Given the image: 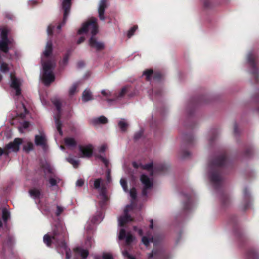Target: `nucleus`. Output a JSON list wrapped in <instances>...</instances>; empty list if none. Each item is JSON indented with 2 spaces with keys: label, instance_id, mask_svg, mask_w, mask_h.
Listing matches in <instances>:
<instances>
[{
  "label": "nucleus",
  "instance_id": "1",
  "mask_svg": "<svg viewBox=\"0 0 259 259\" xmlns=\"http://www.w3.org/2000/svg\"><path fill=\"white\" fill-rule=\"evenodd\" d=\"M65 233V230L62 226H56L51 234H47L44 236V242L48 246L54 244L59 248L61 253H63L64 251L65 252L66 259H70V250L67 248L64 240Z\"/></svg>",
  "mask_w": 259,
  "mask_h": 259
},
{
  "label": "nucleus",
  "instance_id": "2",
  "mask_svg": "<svg viewBox=\"0 0 259 259\" xmlns=\"http://www.w3.org/2000/svg\"><path fill=\"white\" fill-rule=\"evenodd\" d=\"M52 50V42L51 40H49L47 42L45 51L41 55L43 72L41 78L46 85H49L55 80L53 70L55 66V63L53 60H48Z\"/></svg>",
  "mask_w": 259,
  "mask_h": 259
},
{
  "label": "nucleus",
  "instance_id": "3",
  "mask_svg": "<svg viewBox=\"0 0 259 259\" xmlns=\"http://www.w3.org/2000/svg\"><path fill=\"white\" fill-rule=\"evenodd\" d=\"M225 160V157L222 156L208 166L209 176L210 180L214 184H217L221 180V177L218 172V168L224 164Z\"/></svg>",
  "mask_w": 259,
  "mask_h": 259
},
{
  "label": "nucleus",
  "instance_id": "4",
  "mask_svg": "<svg viewBox=\"0 0 259 259\" xmlns=\"http://www.w3.org/2000/svg\"><path fill=\"white\" fill-rule=\"evenodd\" d=\"M10 30L7 27L0 28V50L4 53H8L13 40L9 37Z\"/></svg>",
  "mask_w": 259,
  "mask_h": 259
},
{
  "label": "nucleus",
  "instance_id": "5",
  "mask_svg": "<svg viewBox=\"0 0 259 259\" xmlns=\"http://www.w3.org/2000/svg\"><path fill=\"white\" fill-rule=\"evenodd\" d=\"M98 32L97 19L92 17L82 25L81 28L78 30V34L89 33L94 36Z\"/></svg>",
  "mask_w": 259,
  "mask_h": 259
},
{
  "label": "nucleus",
  "instance_id": "6",
  "mask_svg": "<svg viewBox=\"0 0 259 259\" xmlns=\"http://www.w3.org/2000/svg\"><path fill=\"white\" fill-rule=\"evenodd\" d=\"M45 177L49 179V182L51 186L57 185L60 181V179L57 176L54 175L53 169L47 163L43 166Z\"/></svg>",
  "mask_w": 259,
  "mask_h": 259
},
{
  "label": "nucleus",
  "instance_id": "7",
  "mask_svg": "<svg viewBox=\"0 0 259 259\" xmlns=\"http://www.w3.org/2000/svg\"><path fill=\"white\" fill-rule=\"evenodd\" d=\"M22 144V139L16 138L14 142L8 144L4 149L0 148V156L3 154L8 155L11 152H17L19 146Z\"/></svg>",
  "mask_w": 259,
  "mask_h": 259
},
{
  "label": "nucleus",
  "instance_id": "8",
  "mask_svg": "<svg viewBox=\"0 0 259 259\" xmlns=\"http://www.w3.org/2000/svg\"><path fill=\"white\" fill-rule=\"evenodd\" d=\"M141 181L143 186L142 194L146 196L148 191L150 190L153 185V181L152 178H149L145 174H142L141 176Z\"/></svg>",
  "mask_w": 259,
  "mask_h": 259
},
{
  "label": "nucleus",
  "instance_id": "9",
  "mask_svg": "<svg viewBox=\"0 0 259 259\" xmlns=\"http://www.w3.org/2000/svg\"><path fill=\"white\" fill-rule=\"evenodd\" d=\"M53 104L55 106L57 110V113L54 116L56 127L60 135H62L61 130V123L59 120L61 113V103L59 100L54 99L52 101Z\"/></svg>",
  "mask_w": 259,
  "mask_h": 259
},
{
  "label": "nucleus",
  "instance_id": "10",
  "mask_svg": "<svg viewBox=\"0 0 259 259\" xmlns=\"http://www.w3.org/2000/svg\"><path fill=\"white\" fill-rule=\"evenodd\" d=\"M133 209L132 204L127 205L124 209V214L123 215L119 217L118 219V225L123 226L125 224L131 222L133 219L128 215V212Z\"/></svg>",
  "mask_w": 259,
  "mask_h": 259
},
{
  "label": "nucleus",
  "instance_id": "11",
  "mask_svg": "<svg viewBox=\"0 0 259 259\" xmlns=\"http://www.w3.org/2000/svg\"><path fill=\"white\" fill-rule=\"evenodd\" d=\"M132 164L133 166L136 168L141 167L143 169L147 170L151 176H152L154 173L156 172L157 170H163V168L162 167L154 168L152 163H149L148 164L142 165L140 164L137 163L136 162H133Z\"/></svg>",
  "mask_w": 259,
  "mask_h": 259
},
{
  "label": "nucleus",
  "instance_id": "12",
  "mask_svg": "<svg viewBox=\"0 0 259 259\" xmlns=\"http://www.w3.org/2000/svg\"><path fill=\"white\" fill-rule=\"evenodd\" d=\"M62 8L64 10L63 20L62 24L57 26V29H60L62 25H64L66 22L68 16L70 12V9L71 7V0H64L62 3Z\"/></svg>",
  "mask_w": 259,
  "mask_h": 259
},
{
  "label": "nucleus",
  "instance_id": "13",
  "mask_svg": "<svg viewBox=\"0 0 259 259\" xmlns=\"http://www.w3.org/2000/svg\"><path fill=\"white\" fill-rule=\"evenodd\" d=\"M79 157L82 158H89L93 154V147L92 145H89L84 146H80Z\"/></svg>",
  "mask_w": 259,
  "mask_h": 259
},
{
  "label": "nucleus",
  "instance_id": "14",
  "mask_svg": "<svg viewBox=\"0 0 259 259\" xmlns=\"http://www.w3.org/2000/svg\"><path fill=\"white\" fill-rule=\"evenodd\" d=\"M11 83L10 86L14 89L16 92V95L19 96L21 94V89L20 88L21 82L19 79L16 78L15 76L11 73L10 74Z\"/></svg>",
  "mask_w": 259,
  "mask_h": 259
},
{
  "label": "nucleus",
  "instance_id": "15",
  "mask_svg": "<svg viewBox=\"0 0 259 259\" xmlns=\"http://www.w3.org/2000/svg\"><path fill=\"white\" fill-rule=\"evenodd\" d=\"M118 239L119 240H122L125 239L126 244L127 245H129L134 241L135 238L131 234V233L128 232L127 233H126L124 229H121L119 232Z\"/></svg>",
  "mask_w": 259,
  "mask_h": 259
},
{
  "label": "nucleus",
  "instance_id": "16",
  "mask_svg": "<svg viewBox=\"0 0 259 259\" xmlns=\"http://www.w3.org/2000/svg\"><path fill=\"white\" fill-rule=\"evenodd\" d=\"M16 112V116H19L22 118H24L28 113L26 108L23 103H20L17 105V109ZM15 117V116L12 117V118H14Z\"/></svg>",
  "mask_w": 259,
  "mask_h": 259
},
{
  "label": "nucleus",
  "instance_id": "17",
  "mask_svg": "<svg viewBox=\"0 0 259 259\" xmlns=\"http://www.w3.org/2000/svg\"><path fill=\"white\" fill-rule=\"evenodd\" d=\"M107 7V0H101L98 7L99 17L101 20H105V10Z\"/></svg>",
  "mask_w": 259,
  "mask_h": 259
},
{
  "label": "nucleus",
  "instance_id": "18",
  "mask_svg": "<svg viewBox=\"0 0 259 259\" xmlns=\"http://www.w3.org/2000/svg\"><path fill=\"white\" fill-rule=\"evenodd\" d=\"M90 46L98 50H101L104 48V45L103 42L98 41L95 36H92L89 40Z\"/></svg>",
  "mask_w": 259,
  "mask_h": 259
},
{
  "label": "nucleus",
  "instance_id": "19",
  "mask_svg": "<svg viewBox=\"0 0 259 259\" xmlns=\"http://www.w3.org/2000/svg\"><path fill=\"white\" fill-rule=\"evenodd\" d=\"M46 137L43 132L40 133L39 135H36L35 137V143L37 146H44L46 143Z\"/></svg>",
  "mask_w": 259,
  "mask_h": 259
},
{
  "label": "nucleus",
  "instance_id": "20",
  "mask_svg": "<svg viewBox=\"0 0 259 259\" xmlns=\"http://www.w3.org/2000/svg\"><path fill=\"white\" fill-rule=\"evenodd\" d=\"M254 60V55L252 53H249L247 56V61L250 66L252 68V70L251 71L252 74H255L257 72V69L255 68Z\"/></svg>",
  "mask_w": 259,
  "mask_h": 259
},
{
  "label": "nucleus",
  "instance_id": "21",
  "mask_svg": "<svg viewBox=\"0 0 259 259\" xmlns=\"http://www.w3.org/2000/svg\"><path fill=\"white\" fill-rule=\"evenodd\" d=\"M142 242L145 246L148 247L150 243L154 242V239L153 236L148 233L142 237Z\"/></svg>",
  "mask_w": 259,
  "mask_h": 259
},
{
  "label": "nucleus",
  "instance_id": "22",
  "mask_svg": "<svg viewBox=\"0 0 259 259\" xmlns=\"http://www.w3.org/2000/svg\"><path fill=\"white\" fill-rule=\"evenodd\" d=\"M74 251L75 252V255H80L83 258H86L89 254V252L87 250L82 249L79 247L74 248Z\"/></svg>",
  "mask_w": 259,
  "mask_h": 259
},
{
  "label": "nucleus",
  "instance_id": "23",
  "mask_svg": "<svg viewBox=\"0 0 259 259\" xmlns=\"http://www.w3.org/2000/svg\"><path fill=\"white\" fill-rule=\"evenodd\" d=\"M82 99L84 102L93 100L92 93L89 90L86 89L83 91L82 95Z\"/></svg>",
  "mask_w": 259,
  "mask_h": 259
},
{
  "label": "nucleus",
  "instance_id": "24",
  "mask_svg": "<svg viewBox=\"0 0 259 259\" xmlns=\"http://www.w3.org/2000/svg\"><path fill=\"white\" fill-rule=\"evenodd\" d=\"M65 145L69 148L75 147L76 145V142L73 138L67 137L64 139Z\"/></svg>",
  "mask_w": 259,
  "mask_h": 259
},
{
  "label": "nucleus",
  "instance_id": "25",
  "mask_svg": "<svg viewBox=\"0 0 259 259\" xmlns=\"http://www.w3.org/2000/svg\"><path fill=\"white\" fill-rule=\"evenodd\" d=\"M101 93L104 97L107 98L106 100L109 103L116 100L115 98L112 99H109V97L112 96V93L109 91L103 90L102 91Z\"/></svg>",
  "mask_w": 259,
  "mask_h": 259
},
{
  "label": "nucleus",
  "instance_id": "26",
  "mask_svg": "<svg viewBox=\"0 0 259 259\" xmlns=\"http://www.w3.org/2000/svg\"><path fill=\"white\" fill-rule=\"evenodd\" d=\"M29 193L33 199L39 198L41 194L40 190L35 188L30 190Z\"/></svg>",
  "mask_w": 259,
  "mask_h": 259
},
{
  "label": "nucleus",
  "instance_id": "27",
  "mask_svg": "<svg viewBox=\"0 0 259 259\" xmlns=\"http://www.w3.org/2000/svg\"><path fill=\"white\" fill-rule=\"evenodd\" d=\"M118 126L122 131L124 132L128 126V123L125 119H121L118 122Z\"/></svg>",
  "mask_w": 259,
  "mask_h": 259
},
{
  "label": "nucleus",
  "instance_id": "28",
  "mask_svg": "<svg viewBox=\"0 0 259 259\" xmlns=\"http://www.w3.org/2000/svg\"><path fill=\"white\" fill-rule=\"evenodd\" d=\"M79 85V83H75L70 88L68 93L70 96L74 95L77 92V88Z\"/></svg>",
  "mask_w": 259,
  "mask_h": 259
},
{
  "label": "nucleus",
  "instance_id": "29",
  "mask_svg": "<svg viewBox=\"0 0 259 259\" xmlns=\"http://www.w3.org/2000/svg\"><path fill=\"white\" fill-rule=\"evenodd\" d=\"M10 217V213L7 209L2 210V218L5 223H6Z\"/></svg>",
  "mask_w": 259,
  "mask_h": 259
},
{
  "label": "nucleus",
  "instance_id": "30",
  "mask_svg": "<svg viewBox=\"0 0 259 259\" xmlns=\"http://www.w3.org/2000/svg\"><path fill=\"white\" fill-rule=\"evenodd\" d=\"M107 118L104 116H101L93 120L94 123H105L107 122Z\"/></svg>",
  "mask_w": 259,
  "mask_h": 259
},
{
  "label": "nucleus",
  "instance_id": "31",
  "mask_svg": "<svg viewBox=\"0 0 259 259\" xmlns=\"http://www.w3.org/2000/svg\"><path fill=\"white\" fill-rule=\"evenodd\" d=\"M128 89H129V87L128 86L123 87L121 89V90L120 92V93H119L118 95L116 96V97H115L116 100L123 97L124 96V95L128 92Z\"/></svg>",
  "mask_w": 259,
  "mask_h": 259
},
{
  "label": "nucleus",
  "instance_id": "32",
  "mask_svg": "<svg viewBox=\"0 0 259 259\" xmlns=\"http://www.w3.org/2000/svg\"><path fill=\"white\" fill-rule=\"evenodd\" d=\"M67 161L71 163L73 166L75 168H76L78 167L79 165V161L74 159L73 158H72L71 156L68 157L66 158Z\"/></svg>",
  "mask_w": 259,
  "mask_h": 259
},
{
  "label": "nucleus",
  "instance_id": "33",
  "mask_svg": "<svg viewBox=\"0 0 259 259\" xmlns=\"http://www.w3.org/2000/svg\"><path fill=\"white\" fill-rule=\"evenodd\" d=\"M102 219H103L102 214L101 213H100L98 216L94 217L92 219V220L91 221V223H92V224H94L95 223L100 222Z\"/></svg>",
  "mask_w": 259,
  "mask_h": 259
},
{
  "label": "nucleus",
  "instance_id": "34",
  "mask_svg": "<svg viewBox=\"0 0 259 259\" xmlns=\"http://www.w3.org/2000/svg\"><path fill=\"white\" fill-rule=\"evenodd\" d=\"M29 123L27 121H24L21 124V126L18 127L19 131L21 133H24V129L28 127Z\"/></svg>",
  "mask_w": 259,
  "mask_h": 259
},
{
  "label": "nucleus",
  "instance_id": "35",
  "mask_svg": "<svg viewBox=\"0 0 259 259\" xmlns=\"http://www.w3.org/2000/svg\"><path fill=\"white\" fill-rule=\"evenodd\" d=\"M152 74L153 70L151 69L145 70L143 72V75L146 76V78L147 80H150L151 79V77Z\"/></svg>",
  "mask_w": 259,
  "mask_h": 259
},
{
  "label": "nucleus",
  "instance_id": "36",
  "mask_svg": "<svg viewBox=\"0 0 259 259\" xmlns=\"http://www.w3.org/2000/svg\"><path fill=\"white\" fill-rule=\"evenodd\" d=\"M159 254L158 251L156 250H153L152 252L149 253L148 255V259H156Z\"/></svg>",
  "mask_w": 259,
  "mask_h": 259
},
{
  "label": "nucleus",
  "instance_id": "37",
  "mask_svg": "<svg viewBox=\"0 0 259 259\" xmlns=\"http://www.w3.org/2000/svg\"><path fill=\"white\" fill-rule=\"evenodd\" d=\"M138 29V26L136 25L131 28L127 32V36L128 38H130L132 36H133L136 31V30Z\"/></svg>",
  "mask_w": 259,
  "mask_h": 259
},
{
  "label": "nucleus",
  "instance_id": "38",
  "mask_svg": "<svg viewBox=\"0 0 259 259\" xmlns=\"http://www.w3.org/2000/svg\"><path fill=\"white\" fill-rule=\"evenodd\" d=\"M33 145L31 142H28L24 146V149L26 151L29 152L33 149Z\"/></svg>",
  "mask_w": 259,
  "mask_h": 259
},
{
  "label": "nucleus",
  "instance_id": "39",
  "mask_svg": "<svg viewBox=\"0 0 259 259\" xmlns=\"http://www.w3.org/2000/svg\"><path fill=\"white\" fill-rule=\"evenodd\" d=\"M120 185H121L123 190L125 192H127V186H126V181L124 179L122 178V179H120Z\"/></svg>",
  "mask_w": 259,
  "mask_h": 259
},
{
  "label": "nucleus",
  "instance_id": "40",
  "mask_svg": "<svg viewBox=\"0 0 259 259\" xmlns=\"http://www.w3.org/2000/svg\"><path fill=\"white\" fill-rule=\"evenodd\" d=\"M102 182L101 179H96L94 182V187L96 189H100L101 183Z\"/></svg>",
  "mask_w": 259,
  "mask_h": 259
},
{
  "label": "nucleus",
  "instance_id": "41",
  "mask_svg": "<svg viewBox=\"0 0 259 259\" xmlns=\"http://www.w3.org/2000/svg\"><path fill=\"white\" fill-rule=\"evenodd\" d=\"M122 254L125 259H135L133 256L130 255L126 250L122 251Z\"/></svg>",
  "mask_w": 259,
  "mask_h": 259
},
{
  "label": "nucleus",
  "instance_id": "42",
  "mask_svg": "<svg viewBox=\"0 0 259 259\" xmlns=\"http://www.w3.org/2000/svg\"><path fill=\"white\" fill-rule=\"evenodd\" d=\"M130 195L133 199H135L136 197V191L135 188H133L130 190Z\"/></svg>",
  "mask_w": 259,
  "mask_h": 259
},
{
  "label": "nucleus",
  "instance_id": "43",
  "mask_svg": "<svg viewBox=\"0 0 259 259\" xmlns=\"http://www.w3.org/2000/svg\"><path fill=\"white\" fill-rule=\"evenodd\" d=\"M68 55H65L63 60H62V61L60 62V64L61 65H65L67 64V62H68Z\"/></svg>",
  "mask_w": 259,
  "mask_h": 259
},
{
  "label": "nucleus",
  "instance_id": "44",
  "mask_svg": "<svg viewBox=\"0 0 259 259\" xmlns=\"http://www.w3.org/2000/svg\"><path fill=\"white\" fill-rule=\"evenodd\" d=\"M64 210V208L61 207V206H57V211H56V214L57 216L59 215L61 212L63 211Z\"/></svg>",
  "mask_w": 259,
  "mask_h": 259
},
{
  "label": "nucleus",
  "instance_id": "45",
  "mask_svg": "<svg viewBox=\"0 0 259 259\" xmlns=\"http://www.w3.org/2000/svg\"><path fill=\"white\" fill-rule=\"evenodd\" d=\"M97 157L102 160V161L104 163L106 166L108 165L109 162L106 158L101 155L97 156Z\"/></svg>",
  "mask_w": 259,
  "mask_h": 259
},
{
  "label": "nucleus",
  "instance_id": "46",
  "mask_svg": "<svg viewBox=\"0 0 259 259\" xmlns=\"http://www.w3.org/2000/svg\"><path fill=\"white\" fill-rule=\"evenodd\" d=\"M107 148V147L106 145H103L99 148V152L100 153H104L106 151Z\"/></svg>",
  "mask_w": 259,
  "mask_h": 259
},
{
  "label": "nucleus",
  "instance_id": "47",
  "mask_svg": "<svg viewBox=\"0 0 259 259\" xmlns=\"http://www.w3.org/2000/svg\"><path fill=\"white\" fill-rule=\"evenodd\" d=\"M84 184V181L81 179H78L76 182V186L77 187H81Z\"/></svg>",
  "mask_w": 259,
  "mask_h": 259
},
{
  "label": "nucleus",
  "instance_id": "48",
  "mask_svg": "<svg viewBox=\"0 0 259 259\" xmlns=\"http://www.w3.org/2000/svg\"><path fill=\"white\" fill-rule=\"evenodd\" d=\"M103 257V259H113L112 255L110 253H104Z\"/></svg>",
  "mask_w": 259,
  "mask_h": 259
},
{
  "label": "nucleus",
  "instance_id": "49",
  "mask_svg": "<svg viewBox=\"0 0 259 259\" xmlns=\"http://www.w3.org/2000/svg\"><path fill=\"white\" fill-rule=\"evenodd\" d=\"M94 244V241L90 237L88 238L86 241V244L87 246H91Z\"/></svg>",
  "mask_w": 259,
  "mask_h": 259
},
{
  "label": "nucleus",
  "instance_id": "50",
  "mask_svg": "<svg viewBox=\"0 0 259 259\" xmlns=\"http://www.w3.org/2000/svg\"><path fill=\"white\" fill-rule=\"evenodd\" d=\"M53 28H54V26H53L52 25H50L48 26V29H47V33L49 35L52 34Z\"/></svg>",
  "mask_w": 259,
  "mask_h": 259
},
{
  "label": "nucleus",
  "instance_id": "51",
  "mask_svg": "<svg viewBox=\"0 0 259 259\" xmlns=\"http://www.w3.org/2000/svg\"><path fill=\"white\" fill-rule=\"evenodd\" d=\"M93 228V226H91L90 222H88L86 226L85 229L88 230H92Z\"/></svg>",
  "mask_w": 259,
  "mask_h": 259
},
{
  "label": "nucleus",
  "instance_id": "52",
  "mask_svg": "<svg viewBox=\"0 0 259 259\" xmlns=\"http://www.w3.org/2000/svg\"><path fill=\"white\" fill-rule=\"evenodd\" d=\"M85 38L84 37H80L77 41L78 44H80L84 40Z\"/></svg>",
  "mask_w": 259,
  "mask_h": 259
},
{
  "label": "nucleus",
  "instance_id": "53",
  "mask_svg": "<svg viewBox=\"0 0 259 259\" xmlns=\"http://www.w3.org/2000/svg\"><path fill=\"white\" fill-rule=\"evenodd\" d=\"M36 3V0H30L29 1V2H28V4L29 5H34Z\"/></svg>",
  "mask_w": 259,
  "mask_h": 259
},
{
  "label": "nucleus",
  "instance_id": "54",
  "mask_svg": "<svg viewBox=\"0 0 259 259\" xmlns=\"http://www.w3.org/2000/svg\"><path fill=\"white\" fill-rule=\"evenodd\" d=\"M101 196L103 197V198H105V194L104 193V190L103 189H101Z\"/></svg>",
  "mask_w": 259,
  "mask_h": 259
},
{
  "label": "nucleus",
  "instance_id": "55",
  "mask_svg": "<svg viewBox=\"0 0 259 259\" xmlns=\"http://www.w3.org/2000/svg\"><path fill=\"white\" fill-rule=\"evenodd\" d=\"M141 136V134L138 133V134H136L135 135L134 138L135 139H138Z\"/></svg>",
  "mask_w": 259,
  "mask_h": 259
},
{
  "label": "nucleus",
  "instance_id": "56",
  "mask_svg": "<svg viewBox=\"0 0 259 259\" xmlns=\"http://www.w3.org/2000/svg\"><path fill=\"white\" fill-rule=\"evenodd\" d=\"M190 154V153L188 152H186L184 155H183V157L184 158H185V157H187L188 155H189Z\"/></svg>",
  "mask_w": 259,
  "mask_h": 259
},
{
  "label": "nucleus",
  "instance_id": "57",
  "mask_svg": "<svg viewBox=\"0 0 259 259\" xmlns=\"http://www.w3.org/2000/svg\"><path fill=\"white\" fill-rule=\"evenodd\" d=\"M110 179H111V178H110V172L109 171L108 172V176H107V180L109 182H110Z\"/></svg>",
  "mask_w": 259,
  "mask_h": 259
},
{
  "label": "nucleus",
  "instance_id": "58",
  "mask_svg": "<svg viewBox=\"0 0 259 259\" xmlns=\"http://www.w3.org/2000/svg\"><path fill=\"white\" fill-rule=\"evenodd\" d=\"M153 220H151V222H150V227L151 229H153Z\"/></svg>",
  "mask_w": 259,
  "mask_h": 259
},
{
  "label": "nucleus",
  "instance_id": "59",
  "mask_svg": "<svg viewBox=\"0 0 259 259\" xmlns=\"http://www.w3.org/2000/svg\"><path fill=\"white\" fill-rule=\"evenodd\" d=\"M138 233L140 235H142V230L141 229H139L138 230Z\"/></svg>",
  "mask_w": 259,
  "mask_h": 259
},
{
  "label": "nucleus",
  "instance_id": "60",
  "mask_svg": "<svg viewBox=\"0 0 259 259\" xmlns=\"http://www.w3.org/2000/svg\"><path fill=\"white\" fill-rule=\"evenodd\" d=\"M41 102H42V103L44 105H46V102L44 100H42L41 99Z\"/></svg>",
  "mask_w": 259,
  "mask_h": 259
},
{
  "label": "nucleus",
  "instance_id": "61",
  "mask_svg": "<svg viewBox=\"0 0 259 259\" xmlns=\"http://www.w3.org/2000/svg\"><path fill=\"white\" fill-rule=\"evenodd\" d=\"M3 223L2 220L0 219V228L2 227Z\"/></svg>",
  "mask_w": 259,
  "mask_h": 259
},
{
  "label": "nucleus",
  "instance_id": "62",
  "mask_svg": "<svg viewBox=\"0 0 259 259\" xmlns=\"http://www.w3.org/2000/svg\"><path fill=\"white\" fill-rule=\"evenodd\" d=\"M244 194H245V195H247V190H246V189L244 190Z\"/></svg>",
  "mask_w": 259,
  "mask_h": 259
},
{
  "label": "nucleus",
  "instance_id": "63",
  "mask_svg": "<svg viewBox=\"0 0 259 259\" xmlns=\"http://www.w3.org/2000/svg\"><path fill=\"white\" fill-rule=\"evenodd\" d=\"M2 78H3V76L2 75L0 74V81L2 80Z\"/></svg>",
  "mask_w": 259,
  "mask_h": 259
},
{
  "label": "nucleus",
  "instance_id": "64",
  "mask_svg": "<svg viewBox=\"0 0 259 259\" xmlns=\"http://www.w3.org/2000/svg\"><path fill=\"white\" fill-rule=\"evenodd\" d=\"M60 148L63 150V149H64V147L63 146H60Z\"/></svg>",
  "mask_w": 259,
  "mask_h": 259
}]
</instances>
